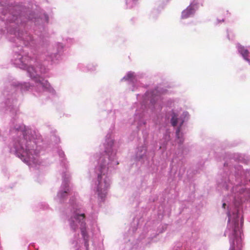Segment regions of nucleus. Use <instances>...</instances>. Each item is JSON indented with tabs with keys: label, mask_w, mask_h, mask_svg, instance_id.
I'll return each mask as SVG.
<instances>
[{
	"label": "nucleus",
	"mask_w": 250,
	"mask_h": 250,
	"mask_svg": "<svg viewBox=\"0 0 250 250\" xmlns=\"http://www.w3.org/2000/svg\"><path fill=\"white\" fill-rule=\"evenodd\" d=\"M133 248H136V247L135 246V245H134L133 246H132V244L130 243V240L129 239V241L127 242L125 244V249L126 250H127L128 249Z\"/></svg>",
	"instance_id": "18"
},
{
	"label": "nucleus",
	"mask_w": 250,
	"mask_h": 250,
	"mask_svg": "<svg viewBox=\"0 0 250 250\" xmlns=\"http://www.w3.org/2000/svg\"><path fill=\"white\" fill-rule=\"evenodd\" d=\"M146 146H142L140 148H138V150L136 153V157L138 159L142 158L144 154L146 153Z\"/></svg>",
	"instance_id": "13"
},
{
	"label": "nucleus",
	"mask_w": 250,
	"mask_h": 250,
	"mask_svg": "<svg viewBox=\"0 0 250 250\" xmlns=\"http://www.w3.org/2000/svg\"><path fill=\"white\" fill-rule=\"evenodd\" d=\"M70 204L72 206L71 210V214L68 221L70 228L74 231H76L79 228L80 229L84 242V250H87L88 236L86 231L84 213L81 211L80 205L78 203H77L76 200H74L73 198H71L70 199ZM76 250H79V248H78Z\"/></svg>",
	"instance_id": "5"
},
{
	"label": "nucleus",
	"mask_w": 250,
	"mask_h": 250,
	"mask_svg": "<svg viewBox=\"0 0 250 250\" xmlns=\"http://www.w3.org/2000/svg\"><path fill=\"white\" fill-rule=\"evenodd\" d=\"M139 78V76L131 71L128 72L122 79V81H127L134 84Z\"/></svg>",
	"instance_id": "11"
},
{
	"label": "nucleus",
	"mask_w": 250,
	"mask_h": 250,
	"mask_svg": "<svg viewBox=\"0 0 250 250\" xmlns=\"http://www.w3.org/2000/svg\"><path fill=\"white\" fill-rule=\"evenodd\" d=\"M238 50L239 52L243 56L244 59L248 62H250V60L248 59V50L247 49L245 48L244 46L241 45L238 46Z\"/></svg>",
	"instance_id": "12"
},
{
	"label": "nucleus",
	"mask_w": 250,
	"mask_h": 250,
	"mask_svg": "<svg viewBox=\"0 0 250 250\" xmlns=\"http://www.w3.org/2000/svg\"><path fill=\"white\" fill-rule=\"evenodd\" d=\"M234 233L235 235H236L238 234L235 229H234Z\"/></svg>",
	"instance_id": "22"
},
{
	"label": "nucleus",
	"mask_w": 250,
	"mask_h": 250,
	"mask_svg": "<svg viewBox=\"0 0 250 250\" xmlns=\"http://www.w3.org/2000/svg\"><path fill=\"white\" fill-rule=\"evenodd\" d=\"M235 237H236V242L237 247L238 249H240V247H241V241H242L241 236H240V237L235 236Z\"/></svg>",
	"instance_id": "17"
},
{
	"label": "nucleus",
	"mask_w": 250,
	"mask_h": 250,
	"mask_svg": "<svg viewBox=\"0 0 250 250\" xmlns=\"http://www.w3.org/2000/svg\"><path fill=\"white\" fill-rule=\"evenodd\" d=\"M67 42H68V43H69V44H71L73 43V40L72 39H68L67 40Z\"/></svg>",
	"instance_id": "19"
},
{
	"label": "nucleus",
	"mask_w": 250,
	"mask_h": 250,
	"mask_svg": "<svg viewBox=\"0 0 250 250\" xmlns=\"http://www.w3.org/2000/svg\"><path fill=\"white\" fill-rule=\"evenodd\" d=\"M10 133L18 136L9 145L10 152L29 166L36 167L40 164L38 159L40 149L37 145L39 140L36 141L31 130L26 129L23 125H17L10 130Z\"/></svg>",
	"instance_id": "4"
},
{
	"label": "nucleus",
	"mask_w": 250,
	"mask_h": 250,
	"mask_svg": "<svg viewBox=\"0 0 250 250\" xmlns=\"http://www.w3.org/2000/svg\"><path fill=\"white\" fill-rule=\"evenodd\" d=\"M235 250L234 241L233 242V244H232V250Z\"/></svg>",
	"instance_id": "21"
},
{
	"label": "nucleus",
	"mask_w": 250,
	"mask_h": 250,
	"mask_svg": "<svg viewBox=\"0 0 250 250\" xmlns=\"http://www.w3.org/2000/svg\"><path fill=\"white\" fill-rule=\"evenodd\" d=\"M104 146V152L99 157L95 168L97 177L93 186L100 202L104 201L110 186L108 171L119 164L116 155L117 147L111 134L106 135Z\"/></svg>",
	"instance_id": "3"
},
{
	"label": "nucleus",
	"mask_w": 250,
	"mask_h": 250,
	"mask_svg": "<svg viewBox=\"0 0 250 250\" xmlns=\"http://www.w3.org/2000/svg\"><path fill=\"white\" fill-rule=\"evenodd\" d=\"M138 0H126V4L128 8H131L136 5Z\"/></svg>",
	"instance_id": "15"
},
{
	"label": "nucleus",
	"mask_w": 250,
	"mask_h": 250,
	"mask_svg": "<svg viewBox=\"0 0 250 250\" xmlns=\"http://www.w3.org/2000/svg\"><path fill=\"white\" fill-rule=\"evenodd\" d=\"M78 241H80L79 240L77 239L75 241H73L72 244H74L76 247H77V244H78Z\"/></svg>",
	"instance_id": "20"
},
{
	"label": "nucleus",
	"mask_w": 250,
	"mask_h": 250,
	"mask_svg": "<svg viewBox=\"0 0 250 250\" xmlns=\"http://www.w3.org/2000/svg\"><path fill=\"white\" fill-rule=\"evenodd\" d=\"M196 6L195 4H190L182 13V18L187 19L193 15L196 11Z\"/></svg>",
	"instance_id": "10"
},
{
	"label": "nucleus",
	"mask_w": 250,
	"mask_h": 250,
	"mask_svg": "<svg viewBox=\"0 0 250 250\" xmlns=\"http://www.w3.org/2000/svg\"><path fill=\"white\" fill-rule=\"evenodd\" d=\"M160 99L161 96L158 89L149 90L145 93L143 97L142 104L143 111L140 112L137 111L134 116V124L136 125L137 127H139L146 124L144 119V110L146 108L147 105L153 110L156 108L157 106L159 107V101Z\"/></svg>",
	"instance_id": "6"
},
{
	"label": "nucleus",
	"mask_w": 250,
	"mask_h": 250,
	"mask_svg": "<svg viewBox=\"0 0 250 250\" xmlns=\"http://www.w3.org/2000/svg\"><path fill=\"white\" fill-rule=\"evenodd\" d=\"M78 67L80 70H81L82 71H84V72L87 71L88 70H94V68H91L89 66L85 67L83 63H79L78 64Z\"/></svg>",
	"instance_id": "16"
},
{
	"label": "nucleus",
	"mask_w": 250,
	"mask_h": 250,
	"mask_svg": "<svg viewBox=\"0 0 250 250\" xmlns=\"http://www.w3.org/2000/svg\"><path fill=\"white\" fill-rule=\"evenodd\" d=\"M170 122L172 123V118L170 120Z\"/></svg>",
	"instance_id": "25"
},
{
	"label": "nucleus",
	"mask_w": 250,
	"mask_h": 250,
	"mask_svg": "<svg viewBox=\"0 0 250 250\" xmlns=\"http://www.w3.org/2000/svg\"><path fill=\"white\" fill-rule=\"evenodd\" d=\"M58 153L59 157L61 159V161L62 163L63 164L64 166L65 167H66V163H65V159H64V152L62 151V150L58 149Z\"/></svg>",
	"instance_id": "14"
},
{
	"label": "nucleus",
	"mask_w": 250,
	"mask_h": 250,
	"mask_svg": "<svg viewBox=\"0 0 250 250\" xmlns=\"http://www.w3.org/2000/svg\"><path fill=\"white\" fill-rule=\"evenodd\" d=\"M226 206V203H223V205H222V207H223V208H225Z\"/></svg>",
	"instance_id": "23"
},
{
	"label": "nucleus",
	"mask_w": 250,
	"mask_h": 250,
	"mask_svg": "<svg viewBox=\"0 0 250 250\" xmlns=\"http://www.w3.org/2000/svg\"><path fill=\"white\" fill-rule=\"evenodd\" d=\"M11 42L15 43L14 54L11 61L17 67L26 69L30 78L34 82L35 85H30L29 83L14 81L12 83L10 88H7L2 93L1 100L4 102L0 104V106L2 110L6 108V110L9 109L10 112L17 111V108L15 104L16 98L15 92L20 90L21 92L31 90L36 96L40 95L45 92H48L52 94L55 93V90L51 87L48 81L44 78L49 77L48 74L49 68L48 67H42L37 58H31L24 53L22 49V42H19L16 38L7 37ZM37 46V42L34 47L26 46L30 49H34Z\"/></svg>",
	"instance_id": "1"
},
{
	"label": "nucleus",
	"mask_w": 250,
	"mask_h": 250,
	"mask_svg": "<svg viewBox=\"0 0 250 250\" xmlns=\"http://www.w3.org/2000/svg\"><path fill=\"white\" fill-rule=\"evenodd\" d=\"M164 0L167 2H169L170 0Z\"/></svg>",
	"instance_id": "24"
},
{
	"label": "nucleus",
	"mask_w": 250,
	"mask_h": 250,
	"mask_svg": "<svg viewBox=\"0 0 250 250\" xmlns=\"http://www.w3.org/2000/svg\"><path fill=\"white\" fill-rule=\"evenodd\" d=\"M189 114L188 112H183L179 115L173 113V127H176V136L178 140V143H182L183 142V134L181 132V127L184 122L188 119Z\"/></svg>",
	"instance_id": "7"
},
{
	"label": "nucleus",
	"mask_w": 250,
	"mask_h": 250,
	"mask_svg": "<svg viewBox=\"0 0 250 250\" xmlns=\"http://www.w3.org/2000/svg\"><path fill=\"white\" fill-rule=\"evenodd\" d=\"M0 34H1L3 32V31H0Z\"/></svg>",
	"instance_id": "26"
},
{
	"label": "nucleus",
	"mask_w": 250,
	"mask_h": 250,
	"mask_svg": "<svg viewBox=\"0 0 250 250\" xmlns=\"http://www.w3.org/2000/svg\"><path fill=\"white\" fill-rule=\"evenodd\" d=\"M62 182L60 189L58 192L55 200L57 202L62 203L64 200L68 193L70 192L69 188V181L70 175L67 172H64L62 174Z\"/></svg>",
	"instance_id": "8"
},
{
	"label": "nucleus",
	"mask_w": 250,
	"mask_h": 250,
	"mask_svg": "<svg viewBox=\"0 0 250 250\" xmlns=\"http://www.w3.org/2000/svg\"><path fill=\"white\" fill-rule=\"evenodd\" d=\"M55 47L56 49L55 52L51 53V54L49 55L51 50L50 47L49 46L48 49L47 50L46 54L45 55L47 56V59L48 61H50L54 63L57 62L58 61L62 59L63 46L62 43L58 42L56 44Z\"/></svg>",
	"instance_id": "9"
},
{
	"label": "nucleus",
	"mask_w": 250,
	"mask_h": 250,
	"mask_svg": "<svg viewBox=\"0 0 250 250\" xmlns=\"http://www.w3.org/2000/svg\"><path fill=\"white\" fill-rule=\"evenodd\" d=\"M18 2H11V5L9 3L0 2L1 6L3 7L2 11L0 15V18L2 21H6L7 35L6 37H12L17 38L19 42H22L25 46L34 47L36 45V41L26 31H21V29L24 26L25 19L28 21L34 22L36 29V34L40 36V39H42V34H38L37 29H44V25L48 23V17L47 15L43 14L39 17H33L34 14H30L28 19L25 17L27 13L23 11L24 8L18 4Z\"/></svg>",
	"instance_id": "2"
}]
</instances>
